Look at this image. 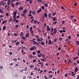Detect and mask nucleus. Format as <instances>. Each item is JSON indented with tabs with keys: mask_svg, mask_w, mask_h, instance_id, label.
Masks as SVG:
<instances>
[{
	"mask_svg": "<svg viewBox=\"0 0 79 79\" xmlns=\"http://www.w3.org/2000/svg\"><path fill=\"white\" fill-rule=\"evenodd\" d=\"M57 33V30L56 28H55L54 29V32L53 33V34H55L56 33Z\"/></svg>",
	"mask_w": 79,
	"mask_h": 79,
	"instance_id": "obj_5",
	"label": "nucleus"
},
{
	"mask_svg": "<svg viewBox=\"0 0 79 79\" xmlns=\"http://www.w3.org/2000/svg\"><path fill=\"white\" fill-rule=\"evenodd\" d=\"M54 42H56V41H57V39L56 38H55L54 39Z\"/></svg>",
	"mask_w": 79,
	"mask_h": 79,
	"instance_id": "obj_44",
	"label": "nucleus"
},
{
	"mask_svg": "<svg viewBox=\"0 0 79 79\" xmlns=\"http://www.w3.org/2000/svg\"><path fill=\"white\" fill-rule=\"evenodd\" d=\"M61 8L63 9V10H65V9L64 8V7L63 6H61Z\"/></svg>",
	"mask_w": 79,
	"mask_h": 79,
	"instance_id": "obj_53",
	"label": "nucleus"
},
{
	"mask_svg": "<svg viewBox=\"0 0 79 79\" xmlns=\"http://www.w3.org/2000/svg\"><path fill=\"white\" fill-rule=\"evenodd\" d=\"M76 44L77 45H79V42L78 41H77Z\"/></svg>",
	"mask_w": 79,
	"mask_h": 79,
	"instance_id": "obj_61",
	"label": "nucleus"
},
{
	"mask_svg": "<svg viewBox=\"0 0 79 79\" xmlns=\"http://www.w3.org/2000/svg\"><path fill=\"white\" fill-rule=\"evenodd\" d=\"M29 36H30V35L29 33H27L25 35V37L26 38H27V37H29Z\"/></svg>",
	"mask_w": 79,
	"mask_h": 79,
	"instance_id": "obj_10",
	"label": "nucleus"
},
{
	"mask_svg": "<svg viewBox=\"0 0 79 79\" xmlns=\"http://www.w3.org/2000/svg\"><path fill=\"white\" fill-rule=\"evenodd\" d=\"M3 4V2H2L0 3V5H2Z\"/></svg>",
	"mask_w": 79,
	"mask_h": 79,
	"instance_id": "obj_50",
	"label": "nucleus"
},
{
	"mask_svg": "<svg viewBox=\"0 0 79 79\" xmlns=\"http://www.w3.org/2000/svg\"><path fill=\"white\" fill-rule=\"evenodd\" d=\"M53 30H54V28H53V27H51V32H52V33L53 32Z\"/></svg>",
	"mask_w": 79,
	"mask_h": 79,
	"instance_id": "obj_13",
	"label": "nucleus"
},
{
	"mask_svg": "<svg viewBox=\"0 0 79 79\" xmlns=\"http://www.w3.org/2000/svg\"><path fill=\"white\" fill-rule=\"evenodd\" d=\"M30 32L31 34H34V30H32L31 31H30Z\"/></svg>",
	"mask_w": 79,
	"mask_h": 79,
	"instance_id": "obj_31",
	"label": "nucleus"
},
{
	"mask_svg": "<svg viewBox=\"0 0 79 79\" xmlns=\"http://www.w3.org/2000/svg\"><path fill=\"white\" fill-rule=\"evenodd\" d=\"M20 2H17L16 4V6H17V5H20Z\"/></svg>",
	"mask_w": 79,
	"mask_h": 79,
	"instance_id": "obj_18",
	"label": "nucleus"
},
{
	"mask_svg": "<svg viewBox=\"0 0 79 79\" xmlns=\"http://www.w3.org/2000/svg\"><path fill=\"white\" fill-rule=\"evenodd\" d=\"M3 66H0V69L2 70V69H3Z\"/></svg>",
	"mask_w": 79,
	"mask_h": 79,
	"instance_id": "obj_48",
	"label": "nucleus"
},
{
	"mask_svg": "<svg viewBox=\"0 0 79 79\" xmlns=\"http://www.w3.org/2000/svg\"><path fill=\"white\" fill-rule=\"evenodd\" d=\"M44 5L46 7H48V4H47L46 3H45L44 4Z\"/></svg>",
	"mask_w": 79,
	"mask_h": 79,
	"instance_id": "obj_29",
	"label": "nucleus"
},
{
	"mask_svg": "<svg viewBox=\"0 0 79 79\" xmlns=\"http://www.w3.org/2000/svg\"><path fill=\"white\" fill-rule=\"evenodd\" d=\"M12 20V19H9V22H10V23H11V22Z\"/></svg>",
	"mask_w": 79,
	"mask_h": 79,
	"instance_id": "obj_64",
	"label": "nucleus"
},
{
	"mask_svg": "<svg viewBox=\"0 0 79 79\" xmlns=\"http://www.w3.org/2000/svg\"><path fill=\"white\" fill-rule=\"evenodd\" d=\"M48 17L49 18H51L52 17V16H51V14H48Z\"/></svg>",
	"mask_w": 79,
	"mask_h": 79,
	"instance_id": "obj_26",
	"label": "nucleus"
},
{
	"mask_svg": "<svg viewBox=\"0 0 79 79\" xmlns=\"http://www.w3.org/2000/svg\"><path fill=\"white\" fill-rule=\"evenodd\" d=\"M13 20H12V21H13L14 22L15 21V22H16V23H18V22H19V21L18 20L16 19V16H13Z\"/></svg>",
	"mask_w": 79,
	"mask_h": 79,
	"instance_id": "obj_1",
	"label": "nucleus"
},
{
	"mask_svg": "<svg viewBox=\"0 0 79 79\" xmlns=\"http://www.w3.org/2000/svg\"><path fill=\"white\" fill-rule=\"evenodd\" d=\"M19 11H22L23 10V7H21L19 8Z\"/></svg>",
	"mask_w": 79,
	"mask_h": 79,
	"instance_id": "obj_20",
	"label": "nucleus"
},
{
	"mask_svg": "<svg viewBox=\"0 0 79 79\" xmlns=\"http://www.w3.org/2000/svg\"><path fill=\"white\" fill-rule=\"evenodd\" d=\"M17 11H18V10H16L15 11L13 12V14L14 16H16V15H17Z\"/></svg>",
	"mask_w": 79,
	"mask_h": 79,
	"instance_id": "obj_6",
	"label": "nucleus"
},
{
	"mask_svg": "<svg viewBox=\"0 0 79 79\" xmlns=\"http://www.w3.org/2000/svg\"><path fill=\"white\" fill-rule=\"evenodd\" d=\"M78 71V68L76 67L75 68V72H77Z\"/></svg>",
	"mask_w": 79,
	"mask_h": 79,
	"instance_id": "obj_15",
	"label": "nucleus"
},
{
	"mask_svg": "<svg viewBox=\"0 0 79 79\" xmlns=\"http://www.w3.org/2000/svg\"><path fill=\"white\" fill-rule=\"evenodd\" d=\"M53 77V75H48V78L49 79H51Z\"/></svg>",
	"mask_w": 79,
	"mask_h": 79,
	"instance_id": "obj_12",
	"label": "nucleus"
},
{
	"mask_svg": "<svg viewBox=\"0 0 79 79\" xmlns=\"http://www.w3.org/2000/svg\"><path fill=\"white\" fill-rule=\"evenodd\" d=\"M40 60H41V61H45V60H44V59H41Z\"/></svg>",
	"mask_w": 79,
	"mask_h": 79,
	"instance_id": "obj_60",
	"label": "nucleus"
},
{
	"mask_svg": "<svg viewBox=\"0 0 79 79\" xmlns=\"http://www.w3.org/2000/svg\"><path fill=\"white\" fill-rule=\"evenodd\" d=\"M32 14H33V15H36L35 12V11H32Z\"/></svg>",
	"mask_w": 79,
	"mask_h": 79,
	"instance_id": "obj_22",
	"label": "nucleus"
},
{
	"mask_svg": "<svg viewBox=\"0 0 79 79\" xmlns=\"http://www.w3.org/2000/svg\"><path fill=\"white\" fill-rule=\"evenodd\" d=\"M20 15L22 16H23V17H24V16H25V14H24L23 13H21Z\"/></svg>",
	"mask_w": 79,
	"mask_h": 79,
	"instance_id": "obj_16",
	"label": "nucleus"
},
{
	"mask_svg": "<svg viewBox=\"0 0 79 79\" xmlns=\"http://www.w3.org/2000/svg\"><path fill=\"white\" fill-rule=\"evenodd\" d=\"M40 51H37V53H39L40 55L39 54H38L37 56L38 57H41V56H42V53H40Z\"/></svg>",
	"mask_w": 79,
	"mask_h": 79,
	"instance_id": "obj_2",
	"label": "nucleus"
},
{
	"mask_svg": "<svg viewBox=\"0 0 79 79\" xmlns=\"http://www.w3.org/2000/svg\"><path fill=\"white\" fill-rule=\"evenodd\" d=\"M44 8L45 7L44 6H41V8L42 9V10H44Z\"/></svg>",
	"mask_w": 79,
	"mask_h": 79,
	"instance_id": "obj_45",
	"label": "nucleus"
},
{
	"mask_svg": "<svg viewBox=\"0 0 79 79\" xmlns=\"http://www.w3.org/2000/svg\"><path fill=\"white\" fill-rule=\"evenodd\" d=\"M13 54V52H10L9 53V55H11Z\"/></svg>",
	"mask_w": 79,
	"mask_h": 79,
	"instance_id": "obj_34",
	"label": "nucleus"
},
{
	"mask_svg": "<svg viewBox=\"0 0 79 79\" xmlns=\"http://www.w3.org/2000/svg\"><path fill=\"white\" fill-rule=\"evenodd\" d=\"M34 19H32L30 21L31 23H33V21H34Z\"/></svg>",
	"mask_w": 79,
	"mask_h": 79,
	"instance_id": "obj_42",
	"label": "nucleus"
},
{
	"mask_svg": "<svg viewBox=\"0 0 79 79\" xmlns=\"http://www.w3.org/2000/svg\"><path fill=\"white\" fill-rule=\"evenodd\" d=\"M29 14H32V10H30L29 11Z\"/></svg>",
	"mask_w": 79,
	"mask_h": 79,
	"instance_id": "obj_49",
	"label": "nucleus"
},
{
	"mask_svg": "<svg viewBox=\"0 0 79 79\" xmlns=\"http://www.w3.org/2000/svg\"><path fill=\"white\" fill-rule=\"evenodd\" d=\"M52 44V41H51V40H50L49 41V42L48 43V45H51Z\"/></svg>",
	"mask_w": 79,
	"mask_h": 79,
	"instance_id": "obj_21",
	"label": "nucleus"
},
{
	"mask_svg": "<svg viewBox=\"0 0 79 79\" xmlns=\"http://www.w3.org/2000/svg\"><path fill=\"white\" fill-rule=\"evenodd\" d=\"M5 21H3L2 22V24H5Z\"/></svg>",
	"mask_w": 79,
	"mask_h": 79,
	"instance_id": "obj_56",
	"label": "nucleus"
},
{
	"mask_svg": "<svg viewBox=\"0 0 79 79\" xmlns=\"http://www.w3.org/2000/svg\"><path fill=\"white\" fill-rule=\"evenodd\" d=\"M29 56L30 57L31 59H32V55H30Z\"/></svg>",
	"mask_w": 79,
	"mask_h": 79,
	"instance_id": "obj_40",
	"label": "nucleus"
},
{
	"mask_svg": "<svg viewBox=\"0 0 79 79\" xmlns=\"http://www.w3.org/2000/svg\"><path fill=\"white\" fill-rule=\"evenodd\" d=\"M44 16H45V17L46 18H48V15H47V14L46 13H44Z\"/></svg>",
	"mask_w": 79,
	"mask_h": 79,
	"instance_id": "obj_14",
	"label": "nucleus"
},
{
	"mask_svg": "<svg viewBox=\"0 0 79 79\" xmlns=\"http://www.w3.org/2000/svg\"><path fill=\"white\" fill-rule=\"evenodd\" d=\"M32 53L33 55H35L36 54V53L35 52H33Z\"/></svg>",
	"mask_w": 79,
	"mask_h": 79,
	"instance_id": "obj_41",
	"label": "nucleus"
},
{
	"mask_svg": "<svg viewBox=\"0 0 79 79\" xmlns=\"http://www.w3.org/2000/svg\"><path fill=\"white\" fill-rule=\"evenodd\" d=\"M30 67V68H34V65H31Z\"/></svg>",
	"mask_w": 79,
	"mask_h": 79,
	"instance_id": "obj_30",
	"label": "nucleus"
},
{
	"mask_svg": "<svg viewBox=\"0 0 79 79\" xmlns=\"http://www.w3.org/2000/svg\"><path fill=\"white\" fill-rule=\"evenodd\" d=\"M57 23V21H55L53 22L52 24H53L55 25V24H56Z\"/></svg>",
	"mask_w": 79,
	"mask_h": 79,
	"instance_id": "obj_35",
	"label": "nucleus"
},
{
	"mask_svg": "<svg viewBox=\"0 0 79 79\" xmlns=\"http://www.w3.org/2000/svg\"><path fill=\"white\" fill-rule=\"evenodd\" d=\"M66 29V27H63V30H65Z\"/></svg>",
	"mask_w": 79,
	"mask_h": 79,
	"instance_id": "obj_57",
	"label": "nucleus"
},
{
	"mask_svg": "<svg viewBox=\"0 0 79 79\" xmlns=\"http://www.w3.org/2000/svg\"><path fill=\"white\" fill-rule=\"evenodd\" d=\"M62 24H64V20H63V21H62Z\"/></svg>",
	"mask_w": 79,
	"mask_h": 79,
	"instance_id": "obj_62",
	"label": "nucleus"
},
{
	"mask_svg": "<svg viewBox=\"0 0 79 79\" xmlns=\"http://www.w3.org/2000/svg\"><path fill=\"white\" fill-rule=\"evenodd\" d=\"M11 2V0H7V2Z\"/></svg>",
	"mask_w": 79,
	"mask_h": 79,
	"instance_id": "obj_63",
	"label": "nucleus"
},
{
	"mask_svg": "<svg viewBox=\"0 0 79 79\" xmlns=\"http://www.w3.org/2000/svg\"><path fill=\"white\" fill-rule=\"evenodd\" d=\"M15 77H18V75L17 74H15Z\"/></svg>",
	"mask_w": 79,
	"mask_h": 79,
	"instance_id": "obj_39",
	"label": "nucleus"
},
{
	"mask_svg": "<svg viewBox=\"0 0 79 79\" xmlns=\"http://www.w3.org/2000/svg\"><path fill=\"white\" fill-rule=\"evenodd\" d=\"M59 40H60V41H61V40H62V38H60V37L59 38Z\"/></svg>",
	"mask_w": 79,
	"mask_h": 79,
	"instance_id": "obj_59",
	"label": "nucleus"
},
{
	"mask_svg": "<svg viewBox=\"0 0 79 79\" xmlns=\"http://www.w3.org/2000/svg\"><path fill=\"white\" fill-rule=\"evenodd\" d=\"M68 38L69 40H71V36L70 35H69L68 36Z\"/></svg>",
	"mask_w": 79,
	"mask_h": 79,
	"instance_id": "obj_37",
	"label": "nucleus"
},
{
	"mask_svg": "<svg viewBox=\"0 0 79 79\" xmlns=\"http://www.w3.org/2000/svg\"><path fill=\"white\" fill-rule=\"evenodd\" d=\"M36 61H37V60H36V59H35V60L33 61V63H35L36 62Z\"/></svg>",
	"mask_w": 79,
	"mask_h": 79,
	"instance_id": "obj_52",
	"label": "nucleus"
},
{
	"mask_svg": "<svg viewBox=\"0 0 79 79\" xmlns=\"http://www.w3.org/2000/svg\"><path fill=\"white\" fill-rule=\"evenodd\" d=\"M23 32H21L20 33V37H22V36L23 35Z\"/></svg>",
	"mask_w": 79,
	"mask_h": 79,
	"instance_id": "obj_19",
	"label": "nucleus"
},
{
	"mask_svg": "<svg viewBox=\"0 0 79 79\" xmlns=\"http://www.w3.org/2000/svg\"><path fill=\"white\" fill-rule=\"evenodd\" d=\"M19 27V25H16L15 26V29H17L18 27Z\"/></svg>",
	"mask_w": 79,
	"mask_h": 79,
	"instance_id": "obj_28",
	"label": "nucleus"
},
{
	"mask_svg": "<svg viewBox=\"0 0 79 79\" xmlns=\"http://www.w3.org/2000/svg\"><path fill=\"white\" fill-rule=\"evenodd\" d=\"M30 2L29 3L30 4H32V0H30Z\"/></svg>",
	"mask_w": 79,
	"mask_h": 79,
	"instance_id": "obj_46",
	"label": "nucleus"
},
{
	"mask_svg": "<svg viewBox=\"0 0 79 79\" xmlns=\"http://www.w3.org/2000/svg\"><path fill=\"white\" fill-rule=\"evenodd\" d=\"M56 15V13L55 12H54L52 14V15L53 16H55Z\"/></svg>",
	"mask_w": 79,
	"mask_h": 79,
	"instance_id": "obj_54",
	"label": "nucleus"
},
{
	"mask_svg": "<svg viewBox=\"0 0 79 79\" xmlns=\"http://www.w3.org/2000/svg\"><path fill=\"white\" fill-rule=\"evenodd\" d=\"M72 76H75V73L73 72H72Z\"/></svg>",
	"mask_w": 79,
	"mask_h": 79,
	"instance_id": "obj_17",
	"label": "nucleus"
},
{
	"mask_svg": "<svg viewBox=\"0 0 79 79\" xmlns=\"http://www.w3.org/2000/svg\"><path fill=\"white\" fill-rule=\"evenodd\" d=\"M33 22L34 24H35V23H37V20H34Z\"/></svg>",
	"mask_w": 79,
	"mask_h": 79,
	"instance_id": "obj_47",
	"label": "nucleus"
},
{
	"mask_svg": "<svg viewBox=\"0 0 79 79\" xmlns=\"http://www.w3.org/2000/svg\"><path fill=\"white\" fill-rule=\"evenodd\" d=\"M13 34L14 35H15V37L18 36V35H17V34H16L15 33L14 34Z\"/></svg>",
	"mask_w": 79,
	"mask_h": 79,
	"instance_id": "obj_43",
	"label": "nucleus"
},
{
	"mask_svg": "<svg viewBox=\"0 0 79 79\" xmlns=\"http://www.w3.org/2000/svg\"><path fill=\"white\" fill-rule=\"evenodd\" d=\"M2 29H3V30L4 31H5V30L6 29V26H4L3 27Z\"/></svg>",
	"mask_w": 79,
	"mask_h": 79,
	"instance_id": "obj_25",
	"label": "nucleus"
},
{
	"mask_svg": "<svg viewBox=\"0 0 79 79\" xmlns=\"http://www.w3.org/2000/svg\"><path fill=\"white\" fill-rule=\"evenodd\" d=\"M13 61H16L18 60V59L16 58H14L13 59Z\"/></svg>",
	"mask_w": 79,
	"mask_h": 79,
	"instance_id": "obj_36",
	"label": "nucleus"
},
{
	"mask_svg": "<svg viewBox=\"0 0 79 79\" xmlns=\"http://www.w3.org/2000/svg\"><path fill=\"white\" fill-rule=\"evenodd\" d=\"M50 27H49V26L48 25L47 26V31H50V28H49Z\"/></svg>",
	"mask_w": 79,
	"mask_h": 79,
	"instance_id": "obj_9",
	"label": "nucleus"
},
{
	"mask_svg": "<svg viewBox=\"0 0 79 79\" xmlns=\"http://www.w3.org/2000/svg\"><path fill=\"white\" fill-rule=\"evenodd\" d=\"M32 42H33V44L34 45H35V44L37 45V44L38 45H39V44L36 41H32Z\"/></svg>",
	"mask_w": 79,
	"mask_h": 79,
	"instance_id": "obj_7",
	"label": "nucleus"
},
{
	"mask_svg": "<svg viewBox=\"0 0 79 79\" xmlns=\"http://www.w3.org/2000/svg\"><path fill=\"white\" fill-rule=\"evenodd\" d=\"M41 45H42V46H44V45H45V43H44V42H42L41 43Z\"/></svg>",
	"mask_w": 79,
	"mask_h": 79,
	"instance_id": "obj_24",
	"label": "nucleus"
},
{
	"mask_svg": "<svg viewBox=\"0 0 79 79\" xmlns=\"http://www.w3.org/2000/svg\"><path fill=\"white\" fill-rule=\"evenodd\" d=\"M27 67H26L24 68V71H26L27 70Z\"/></svg>",
	"mask_w": 79,
	"mask_h": 79,
	"instance_id": "obj_23",
	"label": "nucleus"
},
{
	"mask_svg": "<svg viewBox=\"0 0 79 79\" xmlns=\"http://www.w3.org/2000/svg\"><path fill=\"white\" fill-rule=\"evenodd\" d=\"M18 40H14V42L15 43V45L18 46V45H19L20 43L19 42L17 41Z\"/></svg>",
	"mask_w": 79,
	"mask_h": 79,
	"instance_id": "obj_3",
	"label": "nucleus"
},
{
	"mask_svg": "<svg viewBox=\"0 0 79 79\" xmlns=\"http://www.w3.org/2000/svg\"><path fill=\"white\" fill-rule=\"evenodd\" d=\"M30 78V79H32V77H31V76H30V75H29L28 77H27V78Z\"/></svg>",
	"mask_w": 79,
	"mask_h": 79,
	"instance_id": "obj_33",
	"label": "nucleus"
},
{
	"mask_svg": "<svg viewBox=\"0 0 79 79\" xmlns=\"http://www.w3.org/2000/svg\"><path fill=\"white\" fill-rule=\"evenodd\" d=\"M22 39L23 40H26V38L25 37H22Z\"/></svg>",
	"mask_w": 79,
	"mask_h": 79,
	"instance_id": "obj_27",
	"label": "nucleus"
},
{
	"mask_svg": "<svg viewBox=\"0 0 79 79\" xmlns=\"http://www.w3.org/2000/svg\"><path fill=\"white\" fill-rule=\"evenodd\" d=\"M11 6L13 8H14V7H15V6H14V3H11Z\"/></svg>",
	"mask_w": 79,
	"mask_h": 79,
	"instance_id": "obj_32",
	"label": "nucleus"
},
{
	"mask_svg": "<svg viewBox=\"0 0 79 79\" xmlns=\"http://www.w3.org/2000/svg\"><path fill=\"white\" fill-rule=\"evenodd\" d=\"M34 74V73L33 72H32L30 74V75L31 76H32Z\"/></svg>",
	"mask_w": 79,
	"mask_h": 79,
	"instance_id": "obj_58",
	"label": "nucleus"
},
{
	"mask_svg": "<svg viewBox=\"0 0 79 79\" xmlns=\"http://www.w3.org/2000/svg\"><path fill=\"white\" fill-rule=\"evenodd\" d=\"M30 31H32V30L33 29V28H32V27H31L30 28Z\"/></svg>",
	"mask_w": 79,
	"mask_h": 79,
	"instance_id": "obj_38",
	"label": "nucleus"
},
{
	"mask_svg": "<svg viewBox=\"0 0 79 79\" xmlns=\"http://www.w3.org/2000/svg\"><path fill=\"white\" fill-rule=\"evenodd\" d=\"M28 16L29 17H31V16H32V15H31V14H28Z\"/></svg>",
	"mask_w": 79,
	"mask_h": 79,
	"instance_id": "obj_55",
	"label": "nucleus"
},
{
	"mask_svg": "<svg viewBox=\"0 0 79 79\" xmlns=\"http://www.w3.org/2000/svg\"><path fill=\"white\" fill-rule=\"evenodd\" d=\"M21 49H22L21 52L22 53H23V52H24V50H23V48H22Z\"/></svg>",
	"mask_w": 79,
	"mask_h": 79,
	"instance_id": "obj_51",
	"label": "nucleus"
},
{
	"mask_svg": "<svg viewBox=\"0 0 79 79\" xmlns=\"http://www.w3.org/2000/svg\"><path fill=\"white\" fill-rule=\"evenodd\" d=\"M53 21H57V18L55 17H53Z\"/></svg>",
	"mask_w": 79,
	"mask_h": 79,
	"instance_id": "obj_11",
	"label": "nucleus"
},
{
	"mask_svg": "<svg viewBox=\"0 0 79 79\" xmlns=\"http://www.w3.org/2000/svg\"><path fill=\"white\" fill-rule=\"evenodd\" d=\"M27 12V9H26L25 10H24L23 11V14H26Z\"/></svg>",
	"mask_w": 79,
	"mask_h": 79,
	"instance_id": "obj_8",
	"label": "nucleus"
},
{
	"mask_svg": "<svg viewBox=\"0 0 79 79\" xmlns=\"http://www.w3.org/2000/svg\"><path fill=\"white\" fill-rule=\"evenodd\" d=\"M35 48H36V47H35V46H33L30 48V50L31 51H32V50H34L35 49Z\"/></svg>",
	"mask_w": 79,
	"mask_h": 79,
	"instance_id": "obj_4",
	"label": "nucleus"
}]
</instances>
